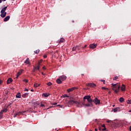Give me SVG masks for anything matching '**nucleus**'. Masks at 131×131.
<instances>
[{
	"instance_id": "obj_50",
	"label": "nucleus",
	"mask_w": 131,
	"mask_h": 131,
	"mask_svg": "<svg viewBox=\"0 0 131 131\" xmlns=\"http://www.w3.org/2000/svg\"><path fill=\"white\" fill-rule=\"evenodd\" d=\"M99 130H102V128L101 127H99Z\"/></svg>"
},
{
	"instance_id": "obj_5",
	"label": "nucleus",
	"mask_w": 131,
	"mask_h": 131,
	"mask_svg": "<svg viewBox=\"0 0 131 131\" xmlns=\"http://www.w3.org/2000/svg\"><path fill=\"white\" fill-rule=\"evenodd\" d=\"M93 102L95 103V105H100L101 101L97 98H95L94 100H93Z\"/></svg>"
},
{
	"instance_id": "obj_34",
	"label": "nucleus",
	"mask_w": 131,
	"mask_h": 131,
	"mask_svg": "<svg viewBox=\"0 0 131 131\" xmlns=\"http://www.w3.org/2000/svg\"><path fill=\"white\" fill-rule=\"evenodd\" d=\"M106 122H107V123H110V122H111V120H106Z\"/></svg>"
},
{
	"instance_id": "obj_56",
	"label": "nucleus",
	"mask_w": 131,
	"mask_h": 131,
	"mask_svg": "<svg viewBox=\"0 0 131 131\" xmlns=\"http://www.w3.org/2000/svg\"><path fill=\"white\" fill-rule=\"evenodd\" d=\"M4 1V2H6V1H7V0H3Z\"/></svg>"
},
{
	"instance_id": "obj_22",
	"label": "nucleus",
	"mask_w": 131,
	"mask_h": 131,
	"mask_svg": "<svg viewBox=\"0 0 131 131\" xmlns=\"http://www.w3.org/2000/svg\"><path fill=\"white\" fill-rule=\"evenodd\" d=\"M16 98L20 99L21 98V93H17L16 95Z\"/></svg>"
},
{
	"instance_id": "obj_58",
	"label": "nucleus",
	"mask_w": 131,
	"mask_h": 131,
	"mask_svg": "<svg viewBox=\"0 0 131 131\" xmlns=\"http://www.w3.org/2000/svg\"><path fill=\"white\" fill-rule=\"evenodd\" d=\"M82 76L84 75L83 74H82Z\"/></svg>"
},
{
	"instance_id": "obj_23",
	"label": "nucleus",
	"mask_w": 131,
	"mask_h": 131,
	"mask_svg": "<svg viewBox=\"0 0 131 131\" xmlns=\"http://www.w3.org/2000/svg\"><path fill=\"white\" fill-rule=\"evenodd\" d=\"M119 101L120 102V103H123L124 102V98L123 97L120 98Z\"/></svg>"
},
{
	"instance_id": "obj_44",
	"label": "nucleus",
	"mask_w": 131,
	"mask_h": 131,
	"mask_svg": "<svg viewBox=\"0 0 131 131\" xmlns=\"http://www.w3.org/2000/svg\"><path fill=\"white\" fill-rule=\"evenodd\" d=\"M106 129H107V128H106V127H104L103 129H102V130H106Z\"/></svg>"
},
{
	"instance_id": "obj_25",
	"label": "nucleus",
	"mask_w": 131,
	"mask_h": 131,
	"mask_svg": "<svg viewBox=\"0 0 131 131\" xmlns=\"http://www.w3.org/2000/svg\"><path fill=\"white\" fill-rule=\"evenodd\" d=\"M39 85H40V83H36L34 84V88H38V86H39Z\"/></svg>"
},
{
	"instance_id": "obj_10",
	"label": "nucleus",
	"mask_w": 131,
	"mask_h": 131,
	"mask_svg": "<svg viewBox=\"0 0 131 131\" xmlns=\"http://www.w3.org/2000/svg\"><path fill=\"white\" fill-rule=\"evenodd\" d=\"M7 9H8V6L3 8L1 11V14H3V13H7L6 12V10H7Z\"/></svg>"
},
{
	"instance_id": "obj_8",
	"label": "nucleus",
	"mask_w": 131,
	"mask_h": 131,
	"mask_svg": "<svg viewBox=\"0 0 131 131\" xmlns=\"http://www.w3.org/2000/svg\"><path fill=\"white\" fill-rule=\"evenodd\" d=\"M77 88L76 87H73L71 89H69L67 90L68 93H70V92H73V91H74L75 90H77Z\"/></svg>"
},
{
	"instance_id": "obj_27",
	"label": "nucleus",
	"mask_w": 131,
	"mask_h": 131,
	"mask_svg": "<svg viewBox=\"0 0 131 131\" xmlns=\"http://www.w3.org/2000/svg\"><path fill=\"white\" fill-rule=\"evenodd\" d=\"M113 80H117L118 79V76H116L115 77L113 78Z\"/></svg>"
},
{
	"instance_id": "obj_7",
	"label": "nucleus",
	"mask_w": 131,
	"mask_h": 131,
	"mask_svg": "<svg viewBox=\"0 0 131 131\" xmlns=\"http://www.w3.org/2000/svg\"><path fill=\"white\" fill-rule=\"evenodd\" d=\"M87 86H90V88H96V84L89 83L86 84Z\"/></svg>"
},
{
	"instance_id": "obj_53",
	"label": "nucleus",
	"mask_w": 131,
	"mask_h": 131,
	"mask_svg": "<svg viewBox=\"0 0 131 131\" xmlns=\"http://www.w3.org/2000/svg\"><path fill=\"white\" fill-rule=\"evenodd\" d=\"M42 75H45V74L43 73H42Z\"/></svg>"
},
{
	"instance_id": "obj_20",
	"label": "nucleus",
	"mask_w": 131,
	"mask_h": 131,
	"mask_svg": "<svg viewBox=\"0 0 131 131\" xmlns=\"http://www.w3.org/2000/svg\"><path fill=\"white\" fill-rule=\"evenodd\" d=\"M50 93H49L48 94H47V93H43L42 94V96H43V97H45V98H47V97L48 96H50Z\"/></svg>"
},
{
	"instance_id": "obj_28",
	"label": "nucleus",
	"mask_w": 131,
	"mask_h": 131,
	"mask_svg": "<svg viewBox=\"0 0 131 131\" xmlns=\"http://www.w3.org/2000/svg\"><path fill=\"white\" fill-rule=\"evenodd\" d=\"M79 46H76V49L78 50V51H79V50H80V48H79Z\"/></svg>"
},
{
	"instance_id": "obj_41",
	"label": "nucleus",
	"mask_w": 131,
	"mask_h": 131,
	"mask_svg": "<svg viewBox=\"0 0 131 131\" xmlns=\"http://www.w3.org/2000/svg\"><path fill=\"white\" fill-rule=\"evenodd\" d=\"M102 127L105 128L106 127V126H105V124H103L102 125Z\"/></svg>"
},
{
	"instance_id": "obj_43",
	"label": "nucleus",
	"mask_w": 131,
	"mask_h": 131,
	"mask_svg": "<svg viewBox=\"0 0 131 131\" xmlns=\"http://www.w3.org/2000/svg\"><path fill=\"white\" fill-rule=\"evenodd\" d=\"M18 116V115H17V113H16L15 114H14V117H16V116Z\"/></svg>"
},
{
	"instance_id": "obj_57",
	"label": "nucleus",
	"mask_w": 131,
	"mask_h": 131,
	"mask_svg": "<svg viewBox=\"0 0 131 131\" xmlns=\"http://www.w3.org/2000/svg\"><path fill=\"white\" fill-rule=\"evenodd\" d=\"M23 113H25V112H23Z\"/></svg>"
},
{
	"instance_id": "obj_55",
	"label": "nucleus",
	"mask_w": 131,
	"mask_h": 131,
	"mask_svg": "<svg viewBox=\"0 0 131 131\" xmlns=\"http://www.w3.org/2000/svg\"><path fill=\"white\" fill-rule=\"evenodd\" d=\"M31 92H33V90H31Z\"/></svg>"
},
{
	"instance_id": "obj_9",
	"label": "nucleus",
	"mask_w": 131,
	"mask_h": 131,
	"mask_svg": "<svg viewBox=\"0 0 131 131\" xmlns=\"http://www.w3.org/2000/svg\"><path fill=\"white\" fill-rule=\"evenodd\" d=\"M89 47L90 49H96V48L97 47V44H90Z\"/></svg>"
},
{
	"instance_id": "obj_31",
	"label": "nucleus",
	"mask_w": 131,
	"mask_h": 131,
	"mask_svg": "<svg viewBox=\"0 0 131 131\" xmlns=\"http://www.w3.org/2000/svg\"><path fill=\"white\" fill-rule=\"evenodd\" d=\"M52 83L51 82L47 83V85H48L49 86H51V85H52Z\"/></svg>"
},
{
	"instance_id": "obj_45",
	"label": "nucleus",
	"mask_w": 131,
	"mask_h": 131,
	"mask_svg": "<svg viewBox=\"0 0 131 131\" xmlns=\"http://www.w3.org/2000/svg\"><path fill=\"white\" fill-rule=\"evenodd\" d=\"M42 69H43L44 70H46V68L45 67H43Z\"/></svg>"
},
{
	"instance_id": "obj_11",
	"label": "nucleus",
	"mask_w": 131,
	"mask_h": 131,
	"mask_svg": "<svg viewBox=\"0 0 131 131\" xmlns=\"http://www.w3.org/2000/svg\"><path fill=\"white\" fill-rule=\"evenodd\" d=\"M66 78H67V77H66V76H61L59 77V79H60L61 80L64 81L66 79Z\"/></svg>"
},
{
	"instance_id": "obj_32",
	"label": "nucleus",
	"mask_w": 131,
	"mask_h": 131,
	"mask_svg": "<svg viewBox=\"0 0 131 131\" xmlns=\"http://www.w3.org/2000/svg\"><path fill=\"white\" fill-rule=\"evenodd\" d=\"M72 51H73V52H74L75 51H76V47H73L72 48Z\"/></svg>"
},
{
	"instance_id": "obj_42",
	"label": "nucleus",
	"mask_w": 131,
	"mask_h": 131,
	"mask_svg": "<svg viewBox=\"0 0 131 131\" xmlns=\"http://www.w3.org/2000/svg\"><path fill=\"white\" fill-rule=\"evenodd\" d=\"M87 46H88V45H85L83 47H82V48L84 49V48H86Z\"/></svg>"
},
{
	"instance_id": "obj_38",
	"label": "nucleus",
	"mask_w": 131,
	"mask_h": 131,
	"mask_svg": "<svg viewBox=\"0 0 131 131\" xmlns=\"http://www.w3.org/2000/svg\"><path fill=\"white\" fill-rule=\"evenodd\" d=\"M67 94H64L63 95V98H67Z\"/></svg>"
},
{
	"instance_id": "obj_13",
	"label": "nucleus",
	"mask_w": 131,
	"mask_h": 131,
	"mask_svg": "<svg viewBox=\"0 0 131 131\" xmlns=\"http://www.w3.org/2000/svg\"><path fill=\"white\" fill-rule=\"evenodd\" d=\"M22 71H23V70H21V71H20L19 72H18L16 75V78L18 79V77H19V76H20V75H21V74H22Z\"/></svg>"
},
{
	"instance_id": "obj_40",
	"label": "nucleus",
	"mask_w": 131,
	"mask_h": 131,
	"mask_svg": "<svg viewBox=\"0 0 131 131\" xmlns=\"http://www.w3.org/2000/svg\"><path fill=\"white\" fill-rule=\"evenodd\" d=\"M47 55H43V58H45V59H46V58H47Z\"/></svg>"
},
{
	"instance_id": "obj_1",
	"label": "nucleus",
	"mask_w": 131,
	"mask_h": 131,
	"mask_svg": "<svg viewBox=\"0 0 131 131\" xmlns=\"http://www.w3.org/2000/svg\"><path fill=\"white\" fill-rule=\"evenodd\" d=\"M111 84H112V90L114 91L115 94H118V93H119V92L120 91V85L119 84V83H117L114 84L112 83Z\"/></svg>"
},
{
	"instance_id": "obj_24",
	"label": "nucleus",
	"mask_w": 131,
	"mask_h": 131,
	"mask_svg": "<svg viewBox=\"0 0 131 131\" xmlns=\"http://www.w3.org/2000/svg\"><path fill=\"white\" fill-rule=\"evenodd\" d=\"M120 110V108L119 107H116L115 108H114V112H117L118 111H119V110Z\"/></svg>"
},
{
	"instance_id": "obj_14",
	"label": "nucleus",
	"mask_w": 131,
	"mask_h": 131,
	"mask_svg": "<svg viewBox=\"0 0 131 131\" xmlns=\"http://www.w3.org/2000/svg\"><path fill=\"white\" fill-rule=\"evenodd\" d=\"M86 107H93V102L84 104Z\"/></svg>"
},
{
	"instance_id": "obj_3",
	"label": "nucleus",
	"mask_w": 131,
	"mask_h": 131,
	"mask_svg": "<svg viewBox=\"0 0 131 131\" xmlns=\"http://www.w3.org/2000/svg\"><path fill=\"white\" fill-rule=\"evenodd\" d=\"M84 100H87L88 103H93V99L91 97V96L86 95L83 97Z\"/></svg>"
},
{
	"instance_id": "obj_35",
	"label": "nucleus",
	"mask_w": 131,
	"mask_h": 131,
	"mask_svg": "<svg viewBox=\"0 0 131 131\" xmlns=\"http://www.w3.org/2000/svg\"><path fill=\"white\" fill-rule=\"evenodd\" d=\"M102 90H108V88H106L105 87H102Z\"/></svg>"
},
{
	"instance_id": "obj_17",
	"label": "nucleus",
	"mask_w": 131,
	"mask_h": 131,
	"mask_svg": "<svg viewBox=\"0 0 131 131\" xmlns=\"http://www.w3.org/2000/svg\"><path fill=\"white\" fill-rule=\"evenodd\" d=\"M10 16H6L4 19V22H7V21H9V20H10Z\"/></svg>"
},
{
	"instance_id": "obj_51",
	"label": "nucleus",
	"mask_w": 131,
	"mask_h": 131,
	"mask_svg": "<svg viewBox=\"0 0 131 131\" xmlns=\"http://www.w3.org/2000/svg\"><path fill=\"white\" fill-rule=\"evenodd\" d=\"M129 130L131 131V126L129 127Z\"/></svg>"
},
{
	"instance_id": "obj_46",
	"label": "nucleus",
	"mask_w": 131,
	"mask_h": 131,
	"mask_svg": "<svg viewBox=\"0 0 131 131\" xmlns=\"http://www.w3.org/2000/svg\"><path fill=\"white\" fill-rule=\"evenodd\" d=\"M25 91L26 92H28L29 90H28V89H25Z\"/></svg>"
},
{
	"instance_id": "obj_39",
	"label": "nucleus",
	"mask_w": 131,
	"mask_h": 131,
	"mask_svg": "<svg viewBox=\"0 0 131 131\" xmlns=\"http://www.w3.org/2000/svg\"><path fill=\"white\" fill-rule=\"evenodd\" d=\"M57 107H62V105L58 104L57 105H56Z\"/></svg>"
},
{
	"instance_id": "obj_36",
	"label": "nucleus",
	"mask_w": 131,
	"mask_h": 131,
	"mask_svg": "<svg viewBox=\"0 0 131 131\" xmlns=\"http://www.w3.org/2000/svg\"><path fill=\"white\" fill-rule=\"evenodd\" d=\"M40 107H45V104H41L40 105Z\"/></svg>"
},
{
	"instance_id": "obj_6",
	"label": "nucleus",
	"mask_w": 131,
	"mask_h": 131,
	"mask_svg": "<svg viewBox=\"0 0 131 131\" xmlns=\"http://www.w3.org/2000/svg\"><path fill=\"white\" fill-rule=\"evenodd\" d=\"M40 67V62H39L38 63V66L37 67H35L34 68V71L33 72H34L36 70H38V71H39V68Z\"/></svg>"
},
{
	"instance_id": "obj_2",
	"label": "nucleus",
	"mask_w": 131,
	"mask_h": 131,
	"mask_svg": "<svg viewBox=\"0 0 131 131\" xmlns=\"http://www.w3.org/2000/svg\"><path fill=\"white\" fill-rule=\"evenodd\" d=\"M70 100L69 101V104H76L77 105H79V103L78 102L75 101V97L74 96L70 97Z\"/></svg>"
},
{
	"instance_id": "obj_49",
	"label": "nucleus",
	"mask_w": 131,
	"mask_h": 131,
	"mask_svg": "<svg viewBox=\"0 0 131 131\" xmlns=\"http://www.w3.org/2000/svg\"><path fill=\"white\" fill-rule=\"evenodd\" d=\"M3 0H0V4H2Z\"/></svg>"
},
{
	"instance_id": "obj_52",
	"label": "nucleus",
	"mask_w": 131,
	"mask_h": 131,
	"mask_svg": "<svg viewBox=\"0 0 131 131\" xmlns=\"http://www.w3.org/2000/svg\"><path fill=\"white\" fill-rule=\"evenodd\" d=\"M128 112L131 113V110L128 111Z\"/></svg>"
},
{
	"instance_id": "obj_16",
	"label": "nucleus",
	"mask_w": 131,
	"mask_h": 131,
	"mask_svg": "<svg viewBox=\"0 0 131 131\" xmlns=\"http://www.w3.org/2000/svg\"><path fill=\"white\" fill-rule=\"evenodd\" d=\"M6 16H7V12L1 13V17L2 18H5V17H6Z\"/></svg>"
},
{
	"instance_id": "obj_18",
	"label": "nucleus",
	"mask_w": 131,
	"mask_h": 131,
	"mask_svg": "<svg viewBox=\"0 0 131 131\" xmlns=\"http://www.w3.org/2000/svg\"><path fill=\"white\" fill-rule=\"evenodd\" d=\"M56 82L58 84H60V83H62V81L61 80V79H60V78H59L58 79H56Z\"/></svg>"
},
{
	"instance_id": "obj_47",
	"label": "nucleus",
	"mask_w": 131,
	"mask_h": 131,
	"mask_svg": "<svg viewBox=\"0 0 131 131\" xmlns=\"http://www.w3.org/2000/svg\"><path fill=\"white\" fill-rule=\"evenodd\" d=\"M53 105H57V103L54 102V103H53Z\"/></svg>"
},
{
	"instance_id": "obj_29",
	"label": "nucleus",
	"mask_w": 131,
	"mask_h": 131,
	"mask_svg": "<svg viewBox=\"0 0 131 131\" xmlns=\"http://www.w3.org/2000/svg\"><path fill=\"white\" fill-rule=\"evenodd\" d=\"M35 54H38L39 53V50H37L35 51H34Z\"/></svg>"
},
{
	"instance_id": "obj_4",
	"label": "nucleus",
	"mask_w": 131,
	"mask_h": 131,
	"mask_svg": "<svg viewBox=\"0 0 131 131\" xmlns=\"http://www.w3.org/2000/svg\"><path fill=\"white\" fill-rule=\"evenodd\" d=\"M7 111H8V109L7 108H5L4 110H1V111L0 112V119H2V118L4 117V112L6 113L7 112Z\"/></svg>"
},
{
	"instance_id": "obj_54",
	"label": "nucleus",
	"mask_w": 131,
	"mask_h": 131,
	"mask_svg": "<svg viewBox=\"0 0 131 131\" xmlns=\"http://www.w3.org/2000/svg\"><path fill=\"white\" fill-rule=\"evenodd\" d=\"M67 98H69V96H68V95H67Z\"/></svg>"
},
{
	"instance_id": "obj_12",
	"label": "nucleus",
	"mask_w": 131,
	"mask_h": 131,
	"mask_svg": "<svg viewBox=\"0 0 131 131\" xmlns=\"http://www.w3.org/2000/svg\"><path fill=\"white\" fill-rule=\"evenodd\" d=\"M11 82H13V79L12 78H9L7 80V84H10Z\"/></svg>"
},
{
	"instance_id": "obj_48",
	"label": "nucleus",
	"mask_w": 131,
	"mask_h": 131,
	"mask_svg": "<svg viewBox=\"0 0 131 131\" xmlns=\"http://www.w3.org/2000/svg\"><path fill=\"white\" fill-rule=\"evenodd\" d=\"M94 130H95V131H98V129L95 128Z\"/></svg>"
},
{
	"instance_id": "obj_19",
	"label": "nucleus",
	"mask_w": 131,
	"mask_h": 131,
	"mask_svg": "<svg viewBox=\"0 0 131 131\" xmlns=\"http://www.w3.org/2000/svg\"><path fill=\"white\" fill-rule=\"evenodd\" d=\"M28 95H29V93H26L22 95L23 98H26V97H28Z\"/></svg>"
},
{
	"instance_id": "obj_33",
	"label": "nucleus",
	"mask_w": 131,
	"mask_h": 131,
	"mask_svg": "<svg viewBox=\"0 0 131 131\" xmlns=\"http://www.w3.org/2000/svg\"><path fill=\"white\" fill-rule=\"evenodd\" d=\"M24 81L25 82H26V83H27V82H28V80H27V79H24Z\"/></svg>"
},
{
	"instance_id": "obj_21",
	"label": "nucleus",
	"mask_w": 131,
	"mask_h": 131,
	"mask_svg": "<svg viewBox=\"0 0 131 131\" xmlns=\"http://www.w3.org/2000/svg\"><path fill=\"white\" fill-rule=\"evenodd\" d=\"M25 64H28V65H29V64H30V62L29 61V58H27L26 61H25Z\"/></svg>"
},
{
	"instance_id": "obj_26",
	"label": "nucleus",
	"mask_w": 131,
	"mask_h": 131,
	"mask_svg": "<svg viewBox=\"0 0 131 131\" xmlns=\"http://www.w3.org/2000/svg\"><path fill=\"white\" fill-rule=\"evenodd\" d=\"M64 41H65V39L63 38H61L59 41V43L60 42H64Z\"/></svg>"
},
{
	"instance_id": "obj_15",
	"label": "nucleus",
	"mask_w": 131,
	"mask_h": 131,
	"mask_svg": "<svg viewBox=\"0 0 131 131\" xmlns=\"http://www.w3.org/2000/svg\"><path fill=\"white\" fill-rule=\"evenodd\" d=\"M122 92H125V85L122 84V87L121 88Z\"/></svg>"
},
{
	"instance_id": "obj_59",
	"label": "nucleus",
	"mask_w": 131,
	"mask_h": 131,
	"mask_svg": "<svg viewBox=\"0 0 131 131\" xmlns=\"http://www.w3.org/2000/svg\"><path fill=\"white\" fill-rule=\"evenodd\" d=\"M111 92H109L110 94H111Z\"/></svg>"
},
{
	"instance_id": "obj_37",
	"label": "nucleus",
	"mask_w": 131,
	"mask_h": 131,
	"mask_svg": "<svg viewBox=\"0 0 131 131\" xmlns=\"http://www.w3.org/2000/svg\"><path fill=\"white\" fill-rule=\"evenodd\" d=\"M101 81H102L103 83L105 84V81L104 80H102Z\"/></svg>"
},
{
	"instance_id": "obj_30",
	"label": "nucleus",
	"mask_w": 131,
	"mask_h": 131,
	"mask_svg": "<svg viewBox=\"0 0 131 131\" xmlns=\"http://www.w3.org/2000/svg\"><path fill=\"white\" fill-rule=\"evenodd\" d=\"M21 114H22V112H17L16 113V115H17L18 116H19V115H21Z\"/></svg>"
}]
</instances>
